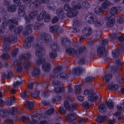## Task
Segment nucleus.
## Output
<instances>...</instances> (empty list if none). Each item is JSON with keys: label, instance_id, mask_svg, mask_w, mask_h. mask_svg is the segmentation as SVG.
Returning <instances> with one entry per match:
<instances>
[{"label": "nucleus", "instance_id": "f257e3e1", "mask_svg": "<svg viewBox=\"0 0 124 124\" xmlns=\"http://www.w3.org/2000/svg\"><path fill=\"white\" fill-rule=\"evenodd\" d=\"M86 21L90 23H95L97 27L100 26L102 25L104 22L102 20L98 21L96 16L93 13H89L88 14L85 18Z\"/></svg>", "mask_w": 124, "mask_h": 124}, {"label": "nucleus", "instance_id": "f03ea898", "mask_svg": "<svg viewBox=\"0 0 124 124\" xmlns=\"http://www.w3.org/2000/svg\"><path fill=\"white\" fill-rule=\"evenodd\" d=\"M64 8L66 11H69V12L66 14V16L69 17H73L75 16L78 13L76 10H74L73 8H70L68 4H66L64 6Z\"/></svg>", "mask_w": 124, "mask_h": 124}, {"label": "nucleus", "instance_id": "7ed1b4c3", "mask_svg": "<svg viewBox=\"0 0 124 124\" xmlns=\"http://www.w3.org/2000/svg\"><path fill=\"white\" fill-rule=\"evenodd\" d=\"M13 35H11V36L12 38V39L11 40L8 39L4 38L3 40V48L2 50L3 51H7L9 48V46L8 45H6V44H7L8 43L10 42L12 43H15L16 40V38H15L14 36H13Z\"/></svg>", "mask_w": 124, "mask_h": 124}, {"label": "nucleus", "instance_id": "20e7f679", "mask_svg": "<svg viewBox=\"0 0 124 124\" xmlns=\"http://www.w3.org/2000/svg\"><path fill=\"white\" fill-rule=\"evenodd\" d=\"M37 48L36 51V55L38 57L43 56L45 53L44 48L40 43H38L36 45Z\"/></svg>", "mask_w": 124, "mask_h": 124}, {"label": "nucleus", "instance_id": "39448f33", "mask_svg": "<svg viewBox=\"0 0 124 124\" xmlns=\"http://www.w3.org/2000/svg\"><path fill=\"white\" fill-rule=\"evenodd\" d=\"M122 8L121 7L117 8L113 7L111 8L110 10V15L109 16L114 18V15L117 13H119L120 11L122 10Z\"/></svg>", "mask_w": 124, "mask_h": 124}, {"label": "nucleus", "instance_id": "423d86ee", "mask_svg": "<svg viewBox=\"0 0 124 124\" xmlns=\"http://www.w3.org/2000/svg\"><path fill=\"white\" fill-rule=\"evenodd\" d=\"M64 105L68 111L71 110L72 111L76 109L75 107L77 106V104L74 103L70 105L69 101H65L64 102Z\"/></svg>", "mask_w": 124, "mask_h": 124}, {"label": "nucleus", "instance_id": "0eeeda50", "mask_svg": "<svg viewBox=\"0 0 124 124\" xmlns=\"http://www.w3.org/2000/svg\"><path fill=\"white\" fill-rule=\"evenodd\" d=\"M41 39L44 42L48 43L51 41V38L49 35L45 33H43L40 36Z\"/></svg>", "mask_w": 124, "mask_h": 124}, {"label": "nucleus", "instance_id": "6e6552de", "mask_svg": "<svg viewBox=\"0 0 124 124\" xmlns=\"http://www.w3.org/2000/svg\"><path fill=\"white\" fill-rule=\"evenodd\" d=\"M92 32V29L89 27H87L85 28L82 31L83 35L85 36H89L91 35Z\"/></svg>", "mask_w": 124, "mask_h": 124}, {"label": "nucleus", "instance_id": "1a4fd4ad", "mask_svg": "<svg viewBox=\"0 0 124 124\" xmlns=\"http://www.w3.org/2000/svg\"><path fill=\"white\" fill-rule=\"evenodd\" d=\"M99 98L98 96L93 92H91L88 97V99L89 101L93 102L94 101H96Z\"/></svg>", "mask_w": 124, "mask_h": 124}, {"label": "nucleus", "instance_id": "9d476101", "mask_svg": "<svg viewBox=\"0 0 124 124\" xmlns=\"http://www.w3.org/2000/svg\"><path fill=\"white\" fill-rule=\"evenodd\" d=\"M49 0H35V1L32 2L31 4L34 7H37L42 3H47L49 2Z\"/></svg>", "mask_w": 124, "mask_h": 124}, {"label": "nucleus", "instance_id": "9b49d317", "mask_svg": "<svg viewBox=\"0 0 124 124\" xmlns=\"http://www.w3.org/2000/svg\"><path fill=\"white\" fill-rule=\"evenodd\" d=\"M115 64L118 66L116 68L115 67H113L112 69L115 71L120 70L121 69V66L122 65V63L120 59L118 58L116 59L115 60Z\"/></svg>", "mask_w": 124, "mask_h": 124}, {"label": "nucleus", "instance_id": "f8f14e48", "mask_svg": "<svg viewBox=\"0 0 124 124\" xmlns=\"http://www.w3.org/2000/svg\"><path fill=\"white\" fill-rule=\"evenodd\" d=\"M98 55L100 56L104 55L105 53V47L104 46H100L99 47L97 50Z\"/></svg>", "mask_w": 124, "mask_h": 124}, {"label": "nucleus", "instance_id": "ddd939ff", "mask_svg": "<svg viewBox=\"0 0 124 124\" xmlns=\"http://www.w3.org/2000/svg\"><path fill=\"white\" fill-rule=\"evenodd\" d=\"M57 17L58 19H63L64 17V14L63 10L62 9H58L56 11Z\"/></svg>", "mask_w": 124, "mask_h": 124}, {"label": "nucleus", "instance_id": "4468645a", "mask_svg": "<svg viewBox=\"0 0 124 124\" xmlns=\"http://www.w3.org/2000/svg\"><path fill=\"white\" fill-rule=\"evenodd\" d=\"M26 9L25 6L24 5H21L19 8L18 14L21 16H23L25 14Z\"/></svg>", "mask_w": 124, "mask_h": 124}, {"label": "nucleus", "instance_id": "2eb2a0df", "mask_svg": "<svg viewBox=\"0 0 124 124\" xmlns=\"http://www.w3.org/2000/svg\"><path fill=\"white\" fill-rule=\"evenodd\" d=\"M76 115V114L75 113H71L70 114L66 116V120L69 122H71L75 120V116Z\"/></svg>", "mask_w": 124, "mask_h": 124}, {"label": "nucleus", "instance_id": "dca6fc26", "mask_svg": "<svg viewBox=\"0 0 124 124\" xmlns=\"http://www.w3.org/2000/svg\"><path fill=\"white\" fill-rule=\"evenodd\" d=\"M43 70L46 72L50 70L51 65L50 63L48 62L45 63L42 66Z\"/></svg>", "mask_w": 124, "mask_h": 124}, {"label": "nucleus", "instance_id": "f3484780", "mask_svg": "<svg viewBox=\"0 0 124 124\" xmlns=\"http://www.w3.org/2000/svg\"><path fill=\"white\" fill-rule=\"evenodd\" d=\"M31 54L30 53L21 55L20 56L21 59L23 60H27L31 57Z\"/></svg>", "mask_w": 124, "mask_h": 124}, {"label": "nucleus", "instance_id": "a211bd4d", "mask_svg": "<svg viewBox=\"0 0 124 124\" xmlns=\"http://www.w3.org/2000/svg\"><path fill=\"white\" fill-rule=\"evenodd\" d=\"M25 107L28 109H32L34 106L33 102L30 101H27L24 104Z\"/></svg>", "mask_w": 124, "mask_h": 124}, {"label": "nucleus", "instance_id": "6ab92c4d", "mask_svg": "<svg viewBox=\"0 0 124 124\" xmlns=\"http://www.w3.org/2000/svg\"><path fill=\"white\" fill-rule=\"evenodd\" d=\"M84 70V69L81 67L76 68L72 70V73L73 74L76 75L82 72Z\"/></svg>", "mask_w": 124, "mask_h": 124}, {"label": "nucleus", "instance_id": "aec40b11", "mask_svg": "<svg viewBox=\"0 0 124 124\" xmlns=\"http://www.w3.org/2000/svg\"><path fill=\"white\" fill-rule=\"evenodd\" d=\"M40 72L39 69L38 68H34L32 72V76L35 77L39 75Z\"/></svg>", "mask_w": 124, "mask_h": 124}, {"label": "nucleus", "instance_id": "412c9836", "mask_svg": "<svg viewBox=\"0 0 124 124\" xmlns=\"http://www.w3.org/2000/svg\"><path fill=\"white\" fill-rule=\"evenodd\" d=\"M57 77L58 78H61L63 79H66L68 78V76L66 73L62 72L58 75Z\"/></svg>", "mask_w": 124, "mask_h": 124}, {"label": "nucleus", "instance_id": "4be33fe9", "mask_svg": "<svg viewBox=\"0 0 124 124\" xmlns=\"http://www.w3.org/2000/svg\"><path fill=\"white\" fill-rule=\"evenodd\" d=\"M110 20L108 21L107 23V25L108 27L112 26L115 22V19L110 16L108 17Z\"/></svg>", "mask_w": 124, "mask_h": 124}, {"label": "nucleus", "instance_id": "5701e85b", "mask_svg": "<svg viewBox=\"0 0 124 124\" xmlns=\"http://www.w3.org/2000/svg\"><path fill=\"white\" fill-rule=\"evenodd\" d=\"M98 107L99 111L101 112H103L105 111L107 108V106L104 103L101 104Z\"/></svg>", "mask_w": 124, "mask_h": 124}, {"label": "nucleus", "instance_id": "b1692460", "mask_svg": "<svg viewBox=\"0 0 124 124\" xmlns=\"http://www.w3.org/2000/svg\"><path fill=\"white\" fill-rule=\"evenodd\" d=\"M107 118V117L105 116H98L97 117L96 121L98 122H102L106 120Z\"/></svg>", "mask_w": 124, "mask_h": 124}, {"label": "nucleus", "instance_id": "393cba45", "mask_svg": "<svg viewBox=\"0 0 124 124\" xmlns=\"http://www.w3.org/2000/svg\"><path fill=\"white\" fill-rule=\"evenodd\" d=\"M65 51L66 53L70 55L75 54L76 55V51L73 48H71L67 49Z\"/></svg>", "mask_w": 124, "mask_h": 124}, {"label": "nucleus", "instance_id": "a878e982", "mask_svg": "<svg viewBox=\"0 0 124 124\" xmlns=\"http://www.w3.org/2000/svg\"><path fill=\"white\" fill-rule=\"evenodd\" d=\"M16 7L13 5H10L8 7V10L10 12L13 13L15 11Z\"/></svg>", "mask_w": 124, "mask_h": 124}, {"label": "nucleus", "instance_id": "bb28decb", "mask_svg": "<svg viewBox=\"0 0 124 124\" xmlns=\"http://www.w3.org/2000/svg\"><path fill=\"white\" fill-rule=\"evenodd\" d=\"M8 74L6 75L4 74L2 75V78L3 79L7 78H10L12 76V72L10 70H8L7 71Z\"/></svg>", "mask_w": 124, "mask_h": 124}, {"label": "nucleus", "instance_id": "cd10ccee", "mask_svg": "<svg viewBox=\"0 0 124 124\" xmlns=\"http://www.w3.org/2000/svg\"><path fill=\"white\" fill-rule=\"evenodd\" d=\"M42 117L41 115L38 114H36L34 115L31 117L32 121H38L37 120H39Z\"/></svg>", "mask_w": 124, "mask_h": 124}, {"label": "nucleus", "instance_id": "c85d7f7f", "mask_svg": "<svg viewBox=\"0 0 124 124\" xmlns=\"http://www.w3.org/2000/svg\"><path fill=\"white\" fill-rule=\"evenodd\" d=\"M112 75L111 74H108L105 76L103 78L104 82L106 84L108 83L109 80L112 78Z\"/></svg>", "mask_w": 124, "mask_h": 124}, {"label": "nucleus", "instance_id": "c756f323", "mask_svg": "<svg viewBox=\"0 0 124 124\" xmlns=\"http://www.w3.org/2000/svg\"><path fill=\"white\" fill-rule=\"evenodd\" d=\"M86 50L84 46H83L79 48V51H76V54L78 56L80 53L85 52L86 51Z\"/></svg>", "mask_w": 124, "mask_h": 124}, {"label": "nucleus", "instance_id": "7c9ffc66", "mask_svg": "<svg viewBox=\"0 0 124 124\" xmlns=\"http://www.w3.org/2000/svg\"><path fill=\"white\" fill-rule=\"evenodd\" d=\"M51 47L52 48V51H56L58 50L59 49V47L56 43H54L51 45Z\"/></svg>", "mask_w": 124, "mask_h": 124}, {"label": "nucleus", "instance_id": "2f4dec72", "mask_svg": "<svg viewBox=\"0 0 124 124\" xmlns=\"http://www.w3.org/2000/svg\"><path fill=\"white\" fill-rule=\"evenodd\" d=\"M23 64V66L25 69H27L30 66L31 63L29 60H25Z\"/></svg>", "mask_w": 124, "mask_h": 124}, {"label": "nucleus", "instance_id": "473e14b6", "mask_svg": "<svg viewBox=\"0 0 124 124\" xmlns=\"http://www.w3.org/2000/svg\"><path fill=\"white\" fill-rule=\"evenodd\" d=\"M62 45L63 46H65L69 44L70 42L66 38H64L61 40Z\"/></svg>", "mask_w": 124, "mask_h": 124}, {"label": "nucleus", "instance_id": "72a5a7b5", "mask_svg": "<svg viewBox=\"0 0 124 124\" xmlns=\"http://www.w3.org/2000/svg\"><path fill=\"white\" fill-rule=\"evenodd\" d=\"M49 55L50 58L52 59H54L57 56V55L56 52L54 51H52L49 53Z\"/></svg>", "mask_w": 124, "mask_h": 124}, {"label": "nucleus", "instance_id": "f704fd0d", "mask_svg": "<svg viewBox=\"0 0 124 124\" xmlns=\"http://www.w3.org/2000/svg\"><path fill=\"white\" fill-rule=\"evenodd\" d=\"M33 25L31 24H28L26 25L25 27V29L28 31L29 33H31L32 32V28Z\"/></svg>", "mask_w": 124, "mask_h": 124}, {"label": "nucleus", "instance_id": "c9c22d12", "mask_svg": "<svg viewBox=\"0 0 124 124\" xmlns=\"http://www.w3.org/2000/svg\"><path fill=\"white\" fill-rule=\"evenodd\" d=\"M8 113L6 110H0V116H1L2 117H6L8 116Z\"/></svg>", "mask_w": 124, "mask_h": 124}, {"label": "nucleus", "instance_id": "e433bc0d", "mask_svg": "<svg viewBox=\"0 0 124 124\" xmlns=\"http://www.w3.org/2000/svg\"><path fill=\"white\" fill-rule=\"evenodd\" d=\"M8 23L9 24L14 23L16 25L18 24V22L17 18L15 17L13 19H12L9 20L8 21Z\"/></svg>", "mask_w": 124, "mask_h": 124}, {"label": "nucleus", "instance_id": "4c0bfd02", "mask_svg": "<svg viewBox=\"0 0 124 124\" xmlns=\"http://www.w3.org/2000/svg\"><path fill=\"white\" fill-rule=\"evenodd\" d=\"M23 29V27L19 26L14 31V33L16 34H19L21 32Z\"/></svg>", "mask_w": 124, "mask_h": 124}, {"label": "nucleus", "instance_id": "58836bf2", "mask_svg": "<svg viewBox=\"0 0 124 124\" xmlns=\"http://www.w3.org/2000/svg\"><path fill=\"white\" fill-rule=\"evenodd\" d=\"M46 12L45 11H42V12L40 15L38 17V19L39 21L42 20L44 18L45 16H46Z\"/></svg>", "mask_w": 124, "mask_h": 124}, {"label": "nucleus", "instance_id": "ea45409f", "mask_svg": "<svg viewBox=\"0 0 124 124\" xmlns=\"http://www.w3.org/2000/svg\"><path fill=\"white\" fill-rule=\"evenodd\" d=\"M64 91V88L62 87L57 88L54 89V92L58 93H62Z\"/></svg>", "mask_w": 124, "mask_h": 124}, {"label": "nucleus", "instance_id": "a19ab883", "mask_svg": "<svg viewBox=\"0 0 124 124\" xmlns=\"http://www.w3.org/2000/svg\"><path fill=\"white\" fill-rule=\"evenodd\" d=\"M17 112V108L16 107L12 108L9 111V113L12 115H15Z\"/></svg>", "mask_w": 124, "mask_h": 124}, {"label": "nucleus", "instance_id": "79ce46f5", "mask_svg": "<svg viewBox=\"0 0 124 124\" xmlns=\"http://www.w3.org/2000/svg\"><path fill=\"white\" fill-rule=\"evenodd\" d=\"M39 91H35L33 93H31V95L33 98L36 99L39 96Z\"/></svg>", "mask_w": 124, "mask_h": 124}, {"label": "nucleus", "instance_id": "37998d69", "mask_svg": "<svg viewBox=\"0 0 124 124\" xmlns=\"http://www.w3.org/2000/svg\"><path fill=\"white\" fill-rule=\"evenodd\" d=\"M111 4L108 1L104 2L102 3V7L103 8H106L110 6Z\"/></svg>", "mask_w": 124, "mask_h": 124}, {"label": "nucleus", "instance_id": "c03bdc74", "mask_svg": "<svg viewBox=\"0 0 124 124\" xmlns=\"http://www.w3.org/2000/svg\"><path fill=\"white\" fill-rule=\"evenodd\" d=\"M38 14V12L36 11H34L31 13L29 15L30 19H32L34 17Z\"/></svg>", "mask_w": 124, "mask_h": 124}, {"label": "nucleus", "instance_id": "a18cd8bd", "mask_svg": "<svg viewBox=\"0 0 124 124\" xmlns=\"http://www.w3.org/2000/svg\"><path fill=\"white\" fill-rule=\"evenodd\" d=\"M59 27L57 26H52L50 27L49 30L51 32H54L56 31Z\"/></svg>", "mask_w": 124, "mask_h": 124}, {"label": "nucleus", "instance_id": "49530a36", "mask_svg": "<svg viewBox=\"0 0 124 124\" xmlns=\"http://www.w3.org/2000/svg\"><path fill=\"white\" fill-rule=\"evenodd\" d=\"M118 88V86L117 85H109L108 86V88L109 89H112L114 90H116Z\"/></svg>", "mask_w": 124, "mask_h": 124}, {"label": "nucleus", "instance_id": "de8ad7c7", "mask_svg": "<svg viewBox=\"0 0 124 124\" xmlns=\"http://www.w3.org/2000/svg\"><path fill=\"white\" fill-rule=\"evenodd\" d=\"M94 11L96 14L100 13H102L103 11V10L102 8L100 7H97L94 10Z\"/></svg>", "mask_w": 124, "mask_h": 124}, {"label": "nucleus", "instance_id": "09e8293b", "mask_svg": "<svg viewBox=\"0 0 124 124\" xmlns=\"http://www.w3.org/2000/svg\"><path fill=\"white\" fill-rule=\"evenodd\" d=\"M119 53L120 51L118 49H116L113 53L112 56L115 58L119 56Z\"/></svg>", "mask_w": 124, "mask_h": 124}, {"label": "nucleus", "instance_id": "8fccbe9b", "mask_svg": "<svg viewBox=\"0 0 124 124\" xmlns=\"http://www.w3.org/2000/svg\"><path fill=\"white\" fill-rule=\"evenodd\" d=\"M21 96L22 98L25 99L28 98L29 96L28 94L27 93V91L21 93Z\"/></svg>", "mask_w": 124, "mask_h": 124}, {"label": "nucleus", "instance_id": "3c124183", "mask_svg": "<svg viewBox=\"0 0 124 124\" xmlns=\"http://www.w3.org/2000/svg\"><path fill=\"white\" fill-rule=\"evenodd\" d=\"M10 55L7 53H5L2 55L0 56L1 58L3 59H5L10 57Z\"/></svg>", "mask_w": 124, "mask_h": 124}, {"label": "nucleus", "instance_id": "603ef678", "mask_svg": "<svg viewBox=\"0 0 124 124\" xmlns=\"http://www.w3.org/2000/svg\"><path fill=\"white\" fill-rule=\"evenodd\" d=\"M106 105H107L108 108L110 109H112L113 107V105L112 102H105Z\"/></svg>", "mask_w": 124, "mask_h": 124}, {"label": "nucleus", "instance_id": "864d4df0", "mask_svg": "<svg viewBox=\"0 0 124 124\" xmlns=\"http://www.w3.org/2000/svg\"><path fill=\"white\" fill-rule=\"evenodd\" d=\"M46 61L45 59L44 58H42L41 59H39L36 61V64L37 65H39L41 64L42 63L45 62Z\"/></svg>", "mask_w": 124, "mask_h": 124}, {"label": "nucleus", "instance_id": "5fc2aeb1", "mask_svg": "<svg viewBox=\"0 0 124 124\" xmlns=\"http://www.w3.org/2000/svg\"><path fill=\"white\" fill-rule=\"evenodd\" d=\"M62 68L61 66H58L55 68L53 70L54 73H56L61 71Z\"/></svg>", "mask_w": 124, "mask_h": 124}, {"label": "nucleus", "instance_id": "6e6d98bb", "mask_svg": "<svg viewBox=\"0 0 124 124\" xmlns=\"http://www.w3.org/2000/svg\"><path fill=\"white\" fill-rule=\"evenodd\" d=\"M34 39L33 37L30 36L25 39V41L30 43L32 42Z\"/></svg>", "mask_w": 124, "mask_h": 124}, {"label": "nucleus", "instance_id": "4d7b16f0", "mask_svg": "<svg viewBox=\"0 0 124 124\" xmlns=\"http://www.w3.org/2000/svg\"><path fill=\"white\" fill-rule=\"evenodd\" d=\"M95 34L96 36L95 39L97 40H99L101 35V32L99 31H96L95 32Z\"/></svg>", "mask_w": 124, "mask_h": 124}, {"label": "nucleus", "instance_id": "13d9d810", "mask_svg": "<svg viewBox=\"0 0 124 124\" xmlns=\"http://www.w3.org/2000/svg\"><path fill=\"white\" fill-rule=\"evenodd\" d=\"M43 25V24H42L37 23L35 24L34 28L36 30H38L41 28Z\"/></svg>", "mask_w": 124, "mask_h": 124}, {"label": "nucleus", "instance_id": "bf43d9fd", "mask_svg": "<svg viewBox=\"0 0 124 124\" xmlns=\"http://www.w3.org/2000/svg\"><path fill=\"white\" fill-rule=\"evenodd\" d=\"M117 35L115 33H112L110 34V37L113 39H118Z\"/></svg>", "mask_w": 124, "mask_h": 124}, {"label": "nucleus", "instance_id": "052dcab7", "mask_svg": "<svg viewBox=\"0 0 124 124\" xmlns=\"http://www.w3.org/2000/svg\"><path fill=\"white\" fill-rule=\"evenodd\" d=\"M18 50L17 48L15 49L12 50L11 52V55L13 57H15L17 53Z\"/></svg>", "mask_w": 124, "mask_h": 124}, {"label": "nucleus", "instance_id": "680f3d73", "mask_svg": "<svg viewBox=\"0 0 124 124\" xmlns=\"http://www.w3.org/2000/svg\"><path fill=\"white\" fill-rule=\"evenodd\" d=\"M52 84L53 85L59 86L61 85L62 83L59 81L53 80L52 82Z\"/></svg>", "mask_w": 124, "mask_h": 124}, {"label": "nucleus", "instance_id": "e2e57ef3", "mask_svg": "<svg viewBox=\"0 0 124 124\" xmlns=\"http://www.w3.org/2000/svg\"><path fill=\"white\" fill-rule=\"evenodd\" d=\"M22 120L23 122H26L29 121L30 120L29 116H23L22 117Z\"/></svg>", "mask_w": 124, "mask_h": 124}, {"label": "nucleus", "instance_id": "0e129e2a", "mask_svg": "<svg viewBox=\"0 0 124 124\" xmlns=\"http://www.w3.org/2000/svg\"><path fill=\"white\" fill-rule=\"evenodd\" d=\"M86 61V59L85 57H83L80 58L78 63L79 64H84Z\"/></svg>", "mask_w": 124, "mask_h": 124}, {"label": "nucleus", "instance_id": "69168bd1", "mask_svg": "<svg viewBox=\"0 0 124 124\" xmlns=\"http://www.w3.org/2000/svg\"><path fill=\"white\" fill-rule=\"evenodd\" d=\"M75 89L76 93L77 94L80 93L81 91V87L78 85L75 86Z\"/></svg>", "mask_w": 124, "mask_h": 124}, {"label": "nucleus", "instance_id": "338daca9", "mask_svg": "<svg viewBox=\"0 0 124 124\" xmlns=\"http://www.w3.org/2000/svg\"><path fill=\"white\" fill-rule=\"evenodd\" d=\"M82 106L84 108L86 109H88L90 106L89 104L87 102H84Z\"/></svg>", "mask_w": 124, "mask_h": 124}, {"label": "nucleus", "instance_id": "774afa93", "mask_svg": "<svg viewBox=\"0 0 124 124\" xmlns=\"http://www.w3.org/2000/svg\"><path fill=\"white\" fill-rule=\"evenodd\" d=\"M51 20V18L48 14H46L44 19V21L46 22H49Z\"/></svg>", "mask_w": 124, "mask_h": 124}]
</instances>
